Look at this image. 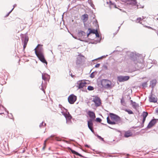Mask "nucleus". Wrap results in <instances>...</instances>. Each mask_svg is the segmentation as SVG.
Returning <instances> with one entry per match:
<instances>
[{
	"instance_id": "obj_1",
	"label": "nucleus",
	"mask_w": 158,
	"mask_h": 158,
	"mask_svg": "<svg viewBox=\"0 0 158 158\" xmlns=\"http://www.w3.org/2000/svg\"><path fill=\"white\" fill-rule=\"evenodd\" d=\"M131 60L135 64V67L137 69H141L143 67V59L140 55L135 54L133 52H129L128 53Z\"/></svg>"
},
{
	"instance_id": "obj_2",
	"label": "nucleus",
	"mask_w": 158,
	"mask_h": 158,
	"mask_svg": "<svg viewBox=\"0 0 158 158\" xmlns=\"http://www.w3.org/2000/svg\"><path fill=\"white\" fill-rule=\"evenodd\" d=\"M107 122L109 124L114 125L121 122L120 117L113 113H110L109 115L107 118Z\"/></svg>"
},
{
	"instance_id": "obj_3",
	"label": "nucleus",
	"mask_w": 158,
	"mask_h": 158,
	"mask_svg": "<svg viewBox=\"0 0 158 158\" xmlns=\"http://www.w3.org/2000/svg\"><path fill=\"white\" fill-rule=\"evenodd\" d=\"M40 46V44H38L36 47L35 49L34 50L35 53L41 62L47 64V62L44 58L43 53V48L42 47H39V46Z\"/></svg>"
},
{
	"instance_id": "obj_4",
	"label": "nucleus",
	"mask_w": 158,
	"mask_h": 158,
	"mask_svg": "<svg viewBox=\"0 0 158 158\" xmlns=\"http://www.w3.org/2000/svg\"><path fill=\"white\" fill-rule=\"evenodd\" d=\"M101 84L102 87L105 88H109L111 86V83L108 80L103 79L101 81Z\"/></svg>"
},
{
	"instance_id": "obj_5",
	"label": "nucleus",
	"mask_w": 158,
	"mask_h": 158,
	"mask_svg": "<svg viewBox=\"0 0 158 158\" xmlns=\"http://www.w3.org/2000/svg\"><path fill=\"white\" fill-rule=\"evenodd\" d=\"M61 113L66 118L67 123L71 120L72 117L69 113L66 110L64 109V111L61 112Z\"/></svg>"
},
{
	"instance_id": "obj_6",
	"label": "nucleus",
	"mask_w": 158,
	"mask_h": 158,
	"mask_svg": "<svg viewBox=\"0 0 158 158\" xmlns=\"http://www.w3.org/2000/svg\"><path fill=\"white\" fill-rule=\"evenodd\" d=\"M130 77L127 76H119L117 77V80L120 82H123L129 79Z\"/></svg>"
},
{
	"instance_id": "obj_7",
	"label": "nucleus",
	"mask_w": 158,
	"mask_h": 158,
	"mask_svg": "<svg viewBox=\"0 0 158 158\" xmlns=\"http://www.w3.org/2000/svg\"><path fill=\"white\" fill-rule=\"evenodd\" d=\"M93 120L92 119H89L88 121V126L89 129L93 133H94V131L93 130Z\"/></svg>"
},
{
	"instance_id": "obj_8",
	"label": "nucleus",
	"mask_w": 158,
	"mask_h": 158,
	"mask_svg": "<svg viewBox=\"0 0 158 158\" xmlns=\"http://www.w3.org/2000/svg\"><path fill=\"white\" fill-rule=\"evenodd\" d=\"M86 33L81 31H78V36L79 38L78 39L80 41L82 40L81 39V38H85V36Z\"/></svg>"
},
{
	"instance_id": "obj_9",
	"label": "nucleus",
	"mask_w": 158,
	"mask_h": 158,
	"mask_svg": "<svg viewBox=\"0 0 158 158\" xmlns=\"http://www.w3.org/2000/svg\"><path fill=\"white\" fill-rule=\"evenodd\" d=\"M84 56L82 55H79L77 58L76 63L77 64H80L84 60Z\"/></svg>"
},
{
	"instance_id": "obj_10",
	"label": "nucleus",
	"mask_w": 158,
	"mask_h": 158,
	"mask_svg": "<svg viewBox=\"0 0 158 158\" xmlns=\"http://www.w3.org/2000/svg\"><path fill=\"white\" fill-rule=\"evenodd\" d=\"M88 114L89 117L90 118V119H92V120H94L96 116L95 113L94 112L91 111H88Z\"/></svg>"
},
{
	"instance_id": "obj_11",
	"label": "nucleus",
	"mask_w": 158,
	"mask_h": 158,
	"mask_svg": "<svg viewBox=\"0 0 158 158\" xmlns=\"http://www.w3.org/2000/svg\"><path fill=\"white\" fill-rule=\"evenodd\" d=\"M156 121L155 119H153L151 120L148 124L147 127L148 128H150L153 126L156 123Z\"/></svg>"
},
{
	"instance_id": "obj_12",
	"label": "nucleus",
	"mask_w": 158,
	"mask_h": 158,
	"mask_svg": "<svg viewBox=\"0 0 158 158\" xmlns=\"http://www.w3.org/2000/svg\"><path fill=\"white\" fill-rule=\"evenodd\" d=\"M42 78L43 80L45 81H48L50 77V76L47 74L44 73L42 75Z\"/></svg>"
},
{
	"instance_id": "obj_13",
	"label": "nucleus",
	"mask_w": 158,
	"mask_h": 158,
	"mask_svg": "<svg viewBox=\"0 0 158 158\" xmlns=\"http://www.w3.org/2000/svg\"><path fill=\"white\" fill-rule=\"evenodd\" d=\"M77 83L79 85L78 88L79 89L83 88L86 84V83L84 81H79Z\"/></svg>"
},
{
	"instance_id": "obj_14",
	"label": "nucleus",
	"mask_w": 158,
	"mask_h": 158,
	"mask_svg": "<svg viewBox=\"0 0 158 158\" xmlns=\"http://www.w3.org/2000/svg\"><path fill=\"white\" fill-rule=\"evenodd\" d=\"M156 83V79H153L150 81V86L153 89Z\"/></svg>"
},
{
	"instance_id": "obj_15",
	"label": "nucleus",
	"mask_w": 158,
	"mask_h": 158,
	"mask_svg": "<svg viewBox=\"0 0 158 158\" xmlns=\"http://www.w3.org/2000/svg\"><path fill=\"white\" fill-rule=\"evenodd\" d=\"M93 102L95 103L96 106H99L101 104V99H93Z\"/></svg>"
},
{
	"instance_id": "obj_16",
	"label": "nucleus",
	"mask_w": 158,
	"mask_h": 158,
	"mask_svg": "<svg viewBox=\"0 0 158 158\" xmlns=\"http://www.w3.org/2000/svg\"><path fill=\"white\" fill-rule=\"evenodd\" d=\"M132 133L130 131H128L125 132L124 136L125 137H128L132 136Z\"/></svg>"
},
{
	"instance_id": "obj_17",
	"label": "nucleus",
	"mask_w": 158,
	"mask_h": 158,
	"mask_svg": "<svg viewBox=\"0 0 158 158\" xmlns=\"http://www.w3.org/2000/svg\"><path fill=\"white\" fill-rule=\"evenodd\" d=\"M28 40H29V39H28V37L27 36H26L24 38V43H24L23 46V49H25V48H26V47L27 46V43L28 42Z\"/></svg>"
},
{
	"instance_id": "obj_18",
	"label": "nucleus",
	"mask_w": 158,
	"mask_h": 158,
	"mask_svg": "<svg viewBox=\"0 0 158 158\" xmlns=\"http://www.w3.org/2000/svg\"><path fill=\"white\" fill-rule=\"evenodd\" d=\"M81 19H82L83 22H86L88 19V16L87 14H84L82 15Z\"/></svg>"
},
{
	"instance_id": "obj_19",
	"label": "nucleus",
	"mask_w": 158,
	"mask_h": 158,
	"mask_svg": "<svg viewBox=\"0 0 158 158\" xmlns=\"http://www.w3.org/2000/svg\"><path fill=\"white\" fill-rule=\"evenodd\" d=\"M131 104L133 107L135 109H136L137 108H138L139 107V105L136 103L135 102H133L132 100H131Z\"/></svg>"
},
{
	"instance_id": "obj_20",
	"label": "nucleus",
	"mask_w": 158,
	"mask_h": 158,
	"mask_svg": "<svg viewBox=\"0 0 158 158\" xmlns=\"http://www.w3.org/2000/svg\"><path fill=\"white\" fill-rule=\"evenodd\" d=\"M148 115L147 112H143L142 114V116L143 117V123L145 121L146 118Z\"/></svg>"
},
{
	"instance_id": "obj_21",
	"label": "nucleus",
	"mask_w": 158,
	"mask_h": 158,
	"mask_svg": "<svg viewBox=\"0 0 158 158\" xmlns=\"http://www.w3.org/2000/svg\"><path fill=\"white\" fill-rule=\"evenodd\" d=\"M46 85L45 84H43V83L42 84L41 86L40 87V89H41L42 91H43L44 93H45V91L44 89H46Z\"/></svg>"
},
{
	"instance_id": "obj_22",
	"label": "nucleus",
	"mask_w": 158,
	"mask_h": 158,
	"mask_svg": "<svg viewBox=\"0 0 158 158\" xmlns=\"http://www.w3.org/2000/svg\"><path fill=\"white\" fill-rule=\"evenodd\" d=\"M148 82V81L146 82H144L141 84V86L143 88H145L148 87L147 82Z\"/></svg>"
},
{
	"instance_id": "obj_23",
	"label": "nucleus",
	"mask_w": 158,
	"mask_h": 158,
	"mask_svg": "<svg viewBox=\"0 0 158 158\" xmlns=\"http://www.w3.org/2000/svg\"><path fill=\"white\" fill-rule=\"evenodd\" d=\"M71 151L72 153L75 154L79 156H81V157L82 156H81V154H79V153H78L77 152L75 151H74L72 149H71Z\"/></svg>"
},
{
	"instance_id": "obj_24",
	"label": "nucleus",
	"mask_w": 158,
	"mask_h": 158,
	"mask_svg": "<svg viewBox=\"0 0 158 158\" xmlns=\"http://www.w3.org/2000/svg\"><path fill=\"white\" fill-rule=\"evenodd\" d=\"M97 29H92L90 28L88 29V30L89 31V33L94 34L96 31H97Z\"/></svg>"
},
{
	"instance_id": "obj_25",
	"label": "nucleus",
	"mask_w": 158,
	"mask_h": 158,
	"mask_svg": "<svg viewBox=\"0 0 158 158\" xmlns=\"http://www.w3.org/2000/svg\"><path fill=\"white\" fill-rule=\"evenodd\" d=\"M77 96L73 94H72L69 95L67 99H77Z\"/></svg>"
},
{
	"instance_id": "obj_26",
	"label": "nucleus",
	"mask_w": 158,
	"mask_h": 158,
	"mask_svg": "<svg viewBox=\"0 0 158 158\" xmlns=\"http://www.w3.org/2000/svg\"><path fill=\"white\" fill-rule=\"evenodd\" d=\"M49 138H47L44 141V146H43V150H44L46 147V143L47 142L49 139Z\"/></svg>"
},
{
	"instance_id": "obj_27",
	"label": "nucleus",
	"mask_w": 158,
	"mask_h": 158,
	"mask_svg": "<svg viewBox=\"0 0 158 158\" xmlns=\"http://www.w3.org/2000/svg\"><path fill=\"white\" fill-rule=\"evenodd\" d=\"M76 99H68L69 102L71 104H73L75 102Z\"/></svg>"
},
{
	"instance_id": "obj_28",
	"label": "nucleus",
	"mask_w": 158,
	"mask_h": 158,
	"mask_svg": "<svg viewBox=\"0 0 158 158\" xmlns=\"http://www.w3.org/2000/svg\"><path fill=\"white\" fill-rule=\"evenodd\" d=\"M124 110L127 112L129 114H133V112L132 110H127V109H124Z\"/></svg>"
},
{
	"instance_id": "obj_29",
	"label": "nucleus",
	"mask_w": 158,
	"mask_h": 158,
	"mask_svg": "<svg viewBox=\"0 0 158 158\" xmlns=\"http://www.w3.org/2000/svg\"><path fill=\"white\" fill-rule=\"evenodd\" d=\"M149 99H155V95H153L152 93L149 97Z\"/></svg>"
},
{
	"instance_id": "obj_30",
	"label": "nucleus",
	"mask_w": 158,
	"mask_h": 158,
	"mask_svg": "<svg viewBox=\"0 0 158 158\" xmlns=\"http://www.w3.org/2000/svg\"><path fill=\"white\" fill-rule=\"evenodd\" d=\"M122 104L124 106H126V102L124 101V99H121V101Z\"/></svg>"
},
{
	"instance_id": "obj_31",
	"label": "nucleus",
	"mask_w": 158,
	"mask_h": 158,
	"mask_svg": "<svg viewBox=\"0 0 158 158\" xmlns=\"http://www.w3.org/2000/svg\"><path fill=\"white\" fill-rule=\"evenodd\" d=\"M87 89L89 90H94V88L93 86H89L87 88Z\"/></svg>"
},
{
	"instance_id": "obj_32",
	"label": "nucleus",
	"mask_w": 158,
	"mask_h": 158,
	"mask_svg": "<svg viewBox=\"0 0 158 158\" xmlns=\"http://www.w3.org/2000/svg\"><path fill=\"white\" fill-rule=\"evenodd\" d=\"M142 19L141 18H138L136 19V22L137 23H141L140 22V21L142 20Z\"/></svg>"
},
{
	"instance_id": "obj_33",
	"label": "nucleus",
	"mask_w": 158,
	"mask_h": 158,
	"mask_svg": "<svg viewBox=\"0 0 158 158\" xmlns=\"http://www.w3.org/2000/svg\"><path fill=\"white\" fill-rule=\"evenodd\" d=\"M149 102H150L155 103L157 102V99H149Z\"/></svg>"
},
{
	"instance_id": "obj_34",
	"label": "nucleus",
	"mask_w": 158,
	"mask_h": 158,
	"mask_svg": "<svg viewBox=\"0 0 158 158\" xmlns=\"http://www.w3.org/2000/svg\"><path fill=\"white\" fill-rule=\"evenodd\" d=\"M95 34L96 36L98 37H99L100 36L99 33L98 32V30L97 31H96L95 33H94Z\"/></svg>"
},
{
	"instance_id": "obj_35",
	"label": "nucleus",
	"mask_w": 158,
	"mask_h": 158,
	"mask_svg": "<svg viewBox=\"0 0 158 158\" xmlns=\"http://www.w3.org/2000/svg\"><path fill=\"white\" fill-rule=\"evenodd\" d=\"M96 121H97V122L100 123L101 122L102 120L100 118H96Z\"/></svg>"
},
{
	"instance_id": "obj_36",
	"label": "nucleus",
	"mask_w": 158,
	"mask_h": 158,
	"mask_svg": "<svg viewBox=\"0 0 158 158\" xmlns=\"http://www.w3.org/2000/svg\"><path fill=\"white\" fill-rule=\"evenodd\" d=\"M94 72H92L90 75V77H91L92 78H93L94 77Z\"/></svg>"
},
{
	"instance_id": "obj_37",
	"label": "nucleus",
	"mask_w": 158,
	"mask_h": 158,
	"mask_svg": "<svg viewBox=\"0 0 158 158\" xmlns=\"http://www.w3.org/2000/svg\"><path fill=\"white\" fill-rule=\"evenodd\" d=\"M112 5H113L110 8L114 7V8H117V7H116V5L114 3L112 4Z\"/></svg>"
},
{
	"instance_id": "obj_38",
	"label": "nucleus",
	"mask_w": 158,
	"mask_h": 158,
	"mask_svg": "<svg viewBox=\"0 0 158 158\" xmlns=\"http://www.w3.org/2000/svg\"><path fill=\"white\" fill-rule=\"evenodd\" d=\"M108 56V55H106V56H102L100 57H99L98 58V59H101L102 58H105V57H106V56Z\"/></svg>"
},
{
	"instance_id": "obj_39",
	"label": "nucleus",
	"mask_w": 158,
	"mask_h": 158,
	"mask_svg": "<svg viewBox=\"0 0 158 158\" xmlns=\"http://www.w3.org/2000/svg\"><path fill=\"white\" fill-rule=\"evenodd\" d=\"M14 8H13L12 9V10H11L10 11V12H9V13H8V14H7L6 15V16H5V17H7L10 14V13L11 12V11L13 10Z\"/></svg>"
},
{
	"instance_id": "obj_40",
	"label": "nucleus",
	"mask_w": 158,
	"mask_h": 158,
	"mask_svg": "<svg viewBox=\"0 0 158 158\" xmlns=\"http://www.w3.org/2000/svg\"><path fill=\"white\" fill-rule=\"evenodd\" d=\"M14 8H13L12 9V10H11L10 11V12H9V13H8V14H7L6 15V16H5V17H7L10 14V13L11 12V11L13 10Z\"/></svg>"
},
{
	"instance_id": "obj_41",
	"label": "nucleus",
	"mask_w": 158,
	"mask_h": 158,
	"mask_svg": "<svg viewBox=\"0 0 158 158\" xmlns=\"http://www.w3.org/2000/svg\"><path fill=\"white\" fill-rule=\"evenodd\" d=\"M98 138L100 139L101 140H102V141H104V139L102 138L99 135H98Z\"/></svg>"
},
{
	"instance_id": "obj_42",
	"label": "nucleus",
	"mask_w": 158,
	"mask_h": 158,
	"mask_svg": "<svg viewBox=\"0 0 158 158\" xmlns=\"http://www.w3.org/2000/svg\"><path fill=\"white\" fill-rule=\"evenodd\" d=\"M100 65V64L99 63H98V64H96L95 65V68H98L99 67Z\"/></svg>"
},
{
	"instance_id": "obj_43",
	"label": "nucleus",
	"mask_w": 158,
	"mask_h": 158,
	"mask_svg": "<svg viewBox=\"0 0 158 158\" xmlns=\"http://www.w3.org/2000/svg\"><path fill=\"white\" fill-rule=\"evenodd\" d=\"M113 3L111 1H109V4H110V8L112 6H113L112 5V4H113Z\"/></svg>"
},
{
	"instance_id": "obj_44",
	"label": "nucleus",
	"mask_w": 158,
	"mask_h": 158,
	"mask_svg": "<svg viewBox=\"0 0 158 158\" xmlns=\"http://www.w3.org/2000/svg\"><path fill=\"white\" fill-rule=\"evenodd\" d=\"M146 27H147L149 29H152L154 30H156L155 29H154L153 28H152L151 27H148V26H146Z\"/></svg>"
},
{
	"instance_id": "obj_45",
	"label": "nucleus",
	"mask_w": 158,
	"mask_h": 158,
	"mask_svg": "<svg viewBox=\"0 0 158 158\" xmlns=\"http://www.w3.org/2000/svg\"><path fill=\"white\" fill-rule=\"evenodd\" d=\"M131 0L133 1L134 2V3L135 5L137 3V2L136 1V0Z\"/></svg>"
},
{
	"instance_id": "obj_46",
	"label": "nucleus",
	"mask_w": 158,
	"mask_h": 158,
	"mask_svg": "<svg viewBox=\"0 0 158 158\" xmlns=\"http://www.w3.org/2000/svg\"><path fill=\"white\" fill-rule=\"evenodd\" d=\"M55 139L57 141H59V139L58 138H55Z\"/></svg>"
},
{
	"instance_id": "obj_47",
	"label": "nucleus",
	"mask_w": 158,
	"mask_h": 158,
	"mask_svg": "<svg viewBox=\"0 0 158 158\" xmlns=\"http://www.w3.org/2000/svg\"><path fill=\"white\" fill-rule=\"evenodd\" d=\"M90 34V33H89H89H87V37H88L89 36Z\"/></svg>"
},
{
	"instance_id": "obj_48",
	"label": "nucleus",
	"mask_w": 158,
	"mask_h": 158,
	"mask_svg": "<svg viewBox=\"0 0 158 158\" xmlns=\"http://www.w3.org/2000/svg\"><path fill=\"white\" fill-rule=\"evenodd\" d=\"M72 36L73 37V38H74L75 39H78L76 37L73 35H72Z\"/></svg>"
},
{
	"instance_id": "obj_49",
	"label": "nucleus",
	"mask_w": 158,
	"mask_h": 158,
	"mask_svg": "<svg viewBox=\"0 0 158 158\" xmlns=\"http://www.w3.org/2000/svg\"><path fill=\"white\" fill-rule=\"evenodd\" d=\"M156 111V113H157L158 114V107L157 108Z\"/></svg>"
},
{
	"instance_id": "obj_50",
	"label": "nucleus",
	"mask_w": 158,
	"mask_h": 158,
	"mask_svg": "<svg viewBox=\"0 0 158 158\" xmlns=\"http://www.w3.org/2000/svg\"><path fill=\"white\" fill-rule=\"evenodd\" d=\"M127 98H129V99H131V97H130V96H129V95L127 96Z\"/></svg>"
},
{
	"instance_id": "obj_51",
	"label": "nucleus",
	"mask_w": 158,
	"mask_h": 158,
	"mask_svg": "<svg viewBox=\"0 0 158 158\" xmlns=\"http://www.w3.org/2000/svg\"><path fill=\"white\" fill-rule=\"evenodd\" d=\"M94 99H100V98H99L98 97H96Z\"/></svg>"
},
{
	"instance_id": "obj_52",
	"label": "nucleus",
	"mask_w": 158,
	"mask_h": 158,
	"mask_svg": "<svg viewBox=\"0 0 158 158\" xmlns=\"http://www.w3.org/2000/svg\"><path fill=\"white\" fill-rule=\"evenodd\" d=\"M43 123H41L40 125V127L41 126V125H43Z\"/></svg>"
},
{
	"instance_id": "obj_53",
	"label": "nucleus",
	"mask_w": 158,
	"mask_h": 158,
	"mask_svg": "<svg viewBox=\"0 0 158 158\" xmlns=\"http://www.w3.org/2000/svg\"><path fill=\"white\" fill-rule=\"evenodd\" d=\"M71 77H74V75H72V74H71Z\"/></svg>"
},
{
	"instance_id": "obj_54",
	"label": "nucleus",
	"mask_w": 158,
	"mask_h": 158,
	"mask_svg": "<svg viewBox=\"0 0 158 158\" xmlns=\"http://www.w3.org/2000/svg\"><path fill=\"white\" fill-rule=\"evenodd\" d=\"M120 26H119V27H118V31H118V30H119V29H120Z\"/></svg>"
},
{
	"instance_id": "obj_55",
	"label": "nucleus",
	"mask_w": 158,
	"mask_h": 158,
	"mask_svg": "<svg viewBox=\"0 0 158 158\" xmlns=\"http://www.w3.org/2000/svg\"><path fill=\"white\" fill-rule=\"evenodd\" d=\"M105 67L106 68V69H107V67L106 66H105Z\"/></svg>"
},
{
	"instance_id": "obj_56",
	"label": "nucleus",
	"mask_w": 158,
	"mask_h": 158,
	"mask_svg": "<svg viewBox=\"0 0 158 158\" xmlns=\"http://www.w3.org/2000/svg\"><path fill=\"white\" fill-rule=\"evenodd\" d=\"M156 63V61L154 62V63Z\"/></svg>"
},
{
	"instance_id": "obj_57",
	"label": "nucleus",
	"mask_w": 158,
	"mask_h": 158,
	"mask_svg": "<svg viewBox=\"0 0 158 158\" xmlns=\"http://www.w3.org/2000/svg\"><path fill=\"white\" fill-rule=\"evenodd\" d=\"M34 9H33L32 10H31V11H32Z\"/></svg>"
},
{
	"instance_id": "obj_58",
	"label": "nucleus",
	"mask_w": 158,
	"mask_h": 158,
	"mask_svg": "<svg viewBox=\"0 0 158 158\" xmlns=\"http://www.w3.org/2000/svg\"><path fill=\"white\" fill-rule=\"evenodd\" d=\"M156 33H157V35H158V32H157Z\"/></svg>"
},
{
	"instance_id": "obj_59",
	"label": "nucleus",
	"mask_w": 158,
	"mask_h": 158,
	"mask_svg": "<svg viewBox=\"0 0 158 158\" xmlns=\"http://www.w3.org/2000/svg\"><path fill=\"white\" fill-rule=\"evenodd\" d=\"M156 20H158V18H156Z\"/></svg>"
},
{
	"instance_id": "obj_60",
	"label": "nucleus",
	"mask_w": 158,
	"mask_h": 158,
	"mask_svg": "<svg viewBox=\"0 0 158 158\" xmlns=\"http://www.w3.org/2000/svg\"><path fill=\"white\" fill-rule=\"evenodd\" d=\"M96 22H97V21H96Z\"/></svg>"
}]
</instances>
